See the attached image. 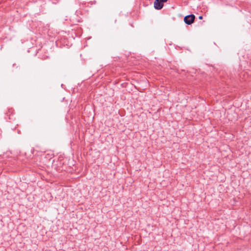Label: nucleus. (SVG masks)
<instances>
[{
	"mask_svg": "<svg viewBox=\"0 0 251 251\" xmlns=\"http://www.w3.org/2000/svg\"><path fill=\"white\" fill-rule=\"evenodd\" d=\"M168 0H155L154 2V7L155 9L160 10L163 6V3Z\"/></svg>",
	"mask_w": 251,
	"mask_h": 251,
	"instance_id": "obj_1",
	"label": "nucleus"
},
{
	"mask_svg": "<svg viewBox=\"0 0 251 251\" xmlns=\"http://www.w3.org/2000/svg\"><path fill=\"white\" fill-rule=\"evenodd\" d=\"M195 16L193 14L186 16L184 18V21L187 25H191L194 21Z\"/></svg>",
	"mask_w": 251,
	"mask_h": 251,
	"instance_id": "obj_2",
	"label": "nucleus"
},
{
	"mask_svg": "<svg viewBox=\"0 0 251 251\" xmlns=\"http://www.w3.org/2000/svg\"><path fill=\"white\" fill-rule=\"evenodd\" d=\"M199 19H202V16H200L199 17Z\"/></svg>",
	"mask_w": 251,
	"mask_h": 251,
	"instance_id": "obj_3",
	"label": "nucleus"
}]
</instances>
